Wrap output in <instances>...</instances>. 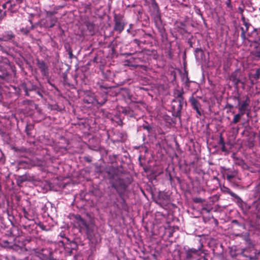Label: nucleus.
I'll list each match as a JSON object with an SVG mask.
<instances>
[{
	"instance_id": "1",
	"label": "nucleus",
	"mask_w": 260,
	"mask_h": 260,
	"mask_svg": "<svg viewBox=\"0 0 260 260\" xmlns=\"http://www.w3.org/2000/svg\"><path fill=\"white\" fill-rule=\"evenodd\" d=\"M184 93L183 89L177 90L174 93L175 99L172 100L171 103L172 115L176 117H178L179 119L181 118V112L184 102Z\"/></svg>"
},
{
	"instance_id": "2",
	"label": "nucleus",
	"mask_w": 260,
	"mask_h": 260,
	"mask_svg": "<svg viewBox=\"0 0 260 260\" xmlns=\"http://www.w3.org/2000/svg\"><path fill=\"white\" fill-rule=\"evenodd\" d=\"M258 254L259 252H257L253 245H251L241 249L240 251L232 256L238 257L239 260L242 257H245V260H251L257 258V255Z\"/></svg>"
},
{
	"instance_id": "3",
	"label": "nucleus",
	"mask_w": 260,
	"mask_h": 260,
	"mask_svg": "<svg viewBox=\"0 0 260 260\" xmlns=\"http://www.w3.org/2000/svg\"><path fill=\"white\" fill-rule=\"evenodd\" d=\"M111 183L112 184V187L116 190L119 197L124 202L123 196L127 187V185L125 183L124 180L118 177L115 180H112Z\"/></svg>"
},
{
	"instance_id": "4",
	"label": "nucleus",
	"mask_w": 260,
	"mask_h": 260,
	"mask_svg": "<svg viewBox=\"0 0 260 260\" xmlns=\"http://www.w3.org/2000/svg\"><path fill=\"white\" fill-rule=\"evenodd\" d=\"M113 20L114 22L113 30L120 34L124 30L125 25L127 24L123 15L120 13H114Z\"/></svg>"
},
{
	"instance_id": "5",
	"label": "nucleus",
	"mask_w": 260,
	"mask_h": 260,
	"mask_svg": "<svg viewBox=\"0 0 260 260\" xmlns=\"http://www.w3.org/2000/svg\"><path fill=\"white\" fill-rule=\"evenodd\" d=\"M243 101H241L240 96H234V99L238 101V109L239 112H241L242 114H245L247 111H251L250 107V100L248 95H245Z\"/></svg>"
},
{
	"instance_id": "6",
	"label": "nucleus",
	"mask_w": 260,
	"mask_h": 260,
	"mask_svg": "<svg viewBox=\"0 0 260 260\" xmlns=\"http://www.w3.org/2000/svg\"><path fill=\"white\" fill-rule=\"evenodd\" d=\"M105 170L108 175L110 182L119 177L120 171L117 167L109 166L105 168Z\"/></svg>"
},
{
	"instance_id": "7",
	"label": "nucleus",
	"mask_w": 260,
	"mask_h": 260,
	"mask_svg": "<svg viewBox=\"0 0 260 260\" xmlns=\"http://www.w3.org/2000/svg\"><path fill=\"white\" fill-rule=\"evenodd\" d=\"M201 248L196 249L194 248L188 249L185 251V257L183 260H193L198 259L200 255Z\"/></svg>"
},
{
	"instance_id": "8",
	"label": "nucleus",
	"mask_w": 260,
	"mask_h": 260,
	"mask_svg": "<svg viewBox=\"0 0 260 260\" xmlns=\"http://www.w3.org/2000/svg\"><path fill=\"white\" fill-rule=\"evenodd\" d=\"M57 22V18L55 16L46 17L41 20L40 24L42 27L49 28L55 26Z\"/></svg>"
},
{
	"instance_id": "9",
	"label": "nucleus",
	"mask_w": 260,
	"mask_h": 260,
	"mask_svg": "<svg viewBox=\"0 0 260 260\" xmlns=\"http://www.w3.org/2000/svg\"><path fill=\"white\" fill-rule=\"evenodd\" d=\"M10 66V61L8 59L3 61H0V71L2 74L0 75V78L2 79H5L10 75L9 73L7 71V67Z\"/></svg>"
},
{
	"instance_id": "10",
	"label": "nucleus",
	"mask_w": 260,
	"mask_h": 260,
	"mask_svg": "<svg viewBox=\"0 0 260 260\" xmlns=\"http://www.w3.org/2000/svg\"><path fill=\"white\" fill-rule=\"evenodd\" d=\"M241 77V72L239 70H236L234 72H233L230 76V79L231 80L234 84L238 86L239 83H242V84H244V81H242L240 78Z\"/></svg>"
},
{
	"instance_id": "11",
	"label": "nucleus",
	"mask_w": 260,
	"mask_h": 260,
	"mask_svg": "<svg viewBox=\"0 0 260 260\" xmlns=\"http://www.w3.org/2000/svg\"><path fill=\"white\" fill-rule=\"evenodd\" d=\"M22 87L23 88L25 92V95L29 96V92L32 91H36L38 89V86L37 85L34 84L31 81H29L28 83H23L22 84Z\"/></svg>"
},
{
	"instance_id": "12",
	"label": "nucleus",
	"mask_w": 260,
	"mask_h": 260,
	"mask_svg": "<svg viewBox=\"0 0 260 260\" xmlns=\"http://www.w3.org/2000/svg\"><path fill=\"white\" fill-rule=\"evenodd\" d=\"M222 172L224 173L226 176V179L229 181H231L238 174V172L235 169L226 168L224 167H221Z\"/></svg>"
},
{
	"instance_id": "13",
	"label": "nucleus",
	"mask_w": 260,
	"mask_h": 260,
	"mask_svg": "<svg viewBox=\"0 0 260 260\" xmlns=\"http://www.w3.org/2000/svg\"><path fill=\"white\" fill-rule=\"evenodd\" d=\"M221 189L222 192L228 193L236 199L237 203L239 206L241 207L242 206L243 202L241 198L237 194L233 192L229 188L223 186Z\"/></svg>"
},
{
	"instance_id": "14",
	"label": "nucleus",
	"mask_w": 260,
	"mask_h": 260,
	"mask_svg": "<svg viewBox=\"0 0 260 260\" xmlns=\"http://www.w3.org/2000/svg\"><path fill=\"white\" fill-rule=\"evenodd\" d=\"M37 65L40 69L42 75L44 76H47L49 75L48 67L44 60L37 59Z\"/></svg>"
},
{
	"instance_id": "15",
	"label": "nucleus",
	"mask_w": 260,
	"mask_h": 260,
	"mask_svg": "<svg viewBox=\"0 0 260 260\" xmlns=\"http://www.w3.org/2000/svg\"><path fill=\"white\" fill-rule=\"evenodd\" d=\"M189 102L190 103L192 108L196 111L197 114L199 116H201L202 113L200 110V108L201 107L200 102L193 95L189 98Z\"/></svg>"
},
{
	"instance_id": "16",
	"label": "nucleus",
	"mask_w": 260,
	"mask_h": 260,
	"mask_svg": "<svg viewBox=\"0 0 260 260\" xmlns=\"http://www.w3.org/2000/svg\"><path fill=\"white\" fill-rule=\"evenodd\" d=\"M254 31L256 34L257 38L260 40V27L254 28ZM252 54L256 57H260V44L255 48Z\"/></svg>"
},
{
	"instance_id": "17",
	"label": "nucleus",
	"mask_w": 260,
	"mask_h": 260,
	"mask_svg": "<svg viewBox=\"0 0 260 260\" xmlns=\"http://www.w3.org/2000/svg\"><path fill=\"white\" fill-rule=\"evenodd\" d=\"M107 100L106 96L104 95V97L102 99L99 97H97L96 98L93 99L91 101H89L88 100L85 99L84 100V101L87 103H96L100 106H102L106 102Z\"/></svg>"
},
{
	"instance_id": "18",
	"label": "nucleus",
	"mask_w": 260,
	"mask_h": 260,
	"mask_svg": "<svg viewBox=\"0 0 260 260\" xmlns=\"http://www.w3.org/2000/svg\"><path fill=\"white\" fill-rule=\"evenodd\" d=\"M15 38V35L11 31H8L3 34L2 37H0L2 41H13Z\"/></svg>"
},
{
	"instance_id": "19",
	"label": "nucleus",
	"mask_w": 260,
	"mask_h": 260,
	"mask_svg": "<svg viewBox=\"0 0 260 260\" xmlns=\"http://www.w3.org/2000/svg\"><path fill=\"white\" fill-rule=\"evenodd\" d=\"M78 247L77 244L75 242H70L69 244L66 245L64 247L66 252L68 253L70 255L73 253V251L76 250Z\"/></svg>"
},
{
	"instance_id": "20",
	"label": "nucleus",
	"mask_w": 260,
	"mask_h": 260,
	"mask_svg": "<svg viewBox=\"0 0 260 260\" xmlns=\"http://www.w3.org/2000/svg\"><path fill=\"white\" fill-rule=\"evenodd\" d=\"M9 7L8 11H10L11 13H14L18 10L19 6L17 5L14 2V0H9Z\"/></svg>"
},
{
	"instance_id": "21",
	"label": "nucleus",
	"mask_w": 260,
	"mask_h": 260,
	"mask_svg": "<svg viewBox=\"0 0 260 260\" xmlns=\"http://www.w3.org/2000/svg\"><path fill=\"white\" fill-rule=\"evenodd\" d=\"M142 51H144V54H145L147 55H153L155 59H156L158 55L157 51L154 49H144Z\"/></svg>"
},
{
	"instance_id": "22",
	"label": "nucleus",
	"mask_w": 260,
	"mask_h": 260,
	"mask_svg": "<svg viewBox=\"0 0 260 260\" xmlns=\"http://www.w3.org/2000/svg\"><path fill=\"white\" fill-rule=\"evenodd\" d=\"M136 53L137 54V57L136 58V60H138L139 61H136L137 62H144L146 61V59L145 58L144 55V51H139L138 53L137 52H136Z\"/></svg>"
},
{
	"instance_id": "23",
	"label": "nucleus",
	"mask_w": 260,
	"mask_h": 260,
	"mask_svg": "<svg viewBox=\"0 0 260 260\" xmlns=\"http://www.w3.org/2000/svg\"><path fill=\"white\" fill-rule=\"evenodd\" d=\"M34 128V125L30 123H27L25 126V132L28 136H31V131Z\"/></svg>"
},
{
	"instance_id": "24",
	"label": "nucleus",
	"mask_w": 260,
	"mask_h": 260,
	"mask_svg": "<svg viewBox=\"0 0 260 260\" xmlns=\"http://www.w3.org/2000/svg\"><path fill=\"white\" fill-rule=\"evenodd\" d=\"M260 76V69H258L256 70L255 72L253 74L250 73L249 74V78H253L255 80H257L259 78Z\"/></svg>"
},
{
	"instance_id": "25",
	"label": "nucleus",
	"mask_w": 260,
	"mask_h": 260,
	"mask_svg": "<svg viewBox=\"0 0 260 260\" xmlns=\"http://www.w3.org/2000/svg\"><path fill=\"white\" fill-rule=\"evenodd\" d=\"M241 20L242 21L243 24L245 27V29L248 30L250 26L251 25L250 23L249 22V20L246 19L243 14H242L241 16Z\"/></svg>"
},
{
	"instance_id": "26",
	"label": "nucleus",
	"mask_w": 260,
	"mask_h": 260,
	"mask_svg": "<svg viewBox=\"0 0 260 260\" xmlns=\"http://www.w3.org/2000/svg\"><path fill=\"white\" fill-rule=\"evenodd\" d=\"M77 224L81 229H88L89 227V225L83 218L80 220Z\"/></svg>"
},
{
	"instance_id": "27",
	"label": "nucleus",
	"mask_w": 260,
	"mask_h": 260,
	"mask_svg": "<svg viewBox=\"0 0 260 260\" xmlns=\"http://www.w3.org/2000/svg\"><path fill=\"white\" fill-rule=\"evenodd\" d=\"M244 115V114H242L241 112H239L238 114L234 116L232 123L233 124L237 123L240 121L241 117Z\"/></svg>"
},
{
	"instance_id": "28",
	"label": "nucleus",
	"mask_w": 260,
	"mask_h": 260,
	"mask_svg": "<svg viewBox=\"0 0 260 260\" xmlns=\"http://www.w3.org/2000/svg\"><path fill=\"white\" fill-rule=\"evenodd\" d=\"M49 107L51 110L57 111H61L62 110V108L57 104L50 105Z\"/></svg>"
},
{
	"instance_id": "29",
	"label": "nucleus",
	"mask_w": 260,
	"mask_h": 260,
	"mask_svg": "<svg viewBox=\"0 0 260 260\" xmlns=\"http://www.w3.org/2000/svg\"><path fill=\"white\" fill-rule=\"evenodd\" d=\"M240 29L241 30V37L243 41H245L246 39V33L248 30L244 29L243 27H241Z\"/></svg>"
},
{
	"instance_id": "30",
	"label": "nucleus",
	"mask_w": 260,
	"mask_h": 260,
	"mask_svg": "<svg viewBox=\"0 0 260 260\" xmlns=\"http://www.w3.org/2000/svg\"><path fill=\"white\" fill-rule=\"evenodd\" d=\"M159 32L160 33V35L161 38L163 39L167 38V34L166 32L165 29L164 28H159Z\"/></svg>"
},
{
	"instance_id": "31",
	"label": "nucleus",
	"mask_w": 260,
	"mask_h": 260,
	"mask_svg": "<svg viewBox=\"0 0 260 260\" xmlns=\"http://www.w3.org/2000/svg\"><path fill=\"white\" fill-rule=\"evenodd\" d=\"M254 205L255 206V209L259 212L260 211V196L258 200L254 202Z\"/></svg>"
},
{
	"instance_id": "32",
	"label": "nucleus",
	"mask_w": 260,
	"mask_h": 260,
	"mask_svg": "<svg viewBox=\"0 0 260 260\" xmlns=\"http://www.w3.org/2000/svg\"><path fill=\"white\" fill-rule=\"evenodd\" d=\"M194 9L195 13L197 14L200 16L201 18H203V14H202V13L199 7L195 6L194 7Z\"/></svg>"
},
{
	"instance_id": "33",
	"label": "nucleus",
	"mask_w": 260,
	"mask_h": 260,
	"mask_svg": "<svg viewBox=\"0 0 260 260\" xmlns=\"http://www.w3.org/2000/svg\"><path fill=\"white\" fill-rule=\"evenodd\" d=\"M72 216L75 219L77 223L82 219V217L79 214H73Z\"/></svg>"
},
{
	"instance_id": "34",
	"label": "nucleus",
	"mask_w": 260,
	"mask_h": 260,
	"mask_svg": "<svg viewBox=\"0 0 260 260\" xmlns=\"http://www.w3.org/2000/svg\"><path fill=\"white\" fill-rule=\"evenodd\" d=\"M192 201L195 203H202L204 202V200L201 198H194L192 199Z\"/></svg>"
},
{
	"instance_id": "35",
	"label": "nucleus",
	"mask_w": 260,
	"mask_h": 260,
	"mask_svg": "<svg viewBox=\"0 0 260 260\" xmlns=\"http://www.w3.org/2000/svg\"><path fill=\"white\" fill-rule=\"evenodd\" d=\"M2 7L4 9H7V11L6 10L5 12H4V14L5 15H6V13L7 11H8V8H9V7H10L9 6V1H8L7 2H6L5 3H4V4H3L2 5Z\"/></svg>"
},
{
	"instance_id": "36",
	"label": "nucleus",
	"mask_w": 260,
	"mask_h": 260,
	"mask_svg": "<svg viewBox=\"0 0 260 260\" xmlns=\"http://www.w3.org/2000/svg\"><path fill=\"white\" fill-rule=\"evenodd\" d=\"M124 113L131 117L133 116V111L129 109H125L124 111Z\"/></svg>"
},
{
	"instance_id": "37",
	"label": "nucleus",
	"mask_w": 260,
	"mask_h": 260,
	"mask_svg": "<svg viewBox=\"0 0 260 260\" xmlns=\"http://www.w3.org/2000/svg\"><path fill=\"white\" fill-rule=\"evenodd\" d=\"M132 42L136 44L139 47L140 45L142 44V41H140L137 39H135Z\"/></svg>"
},
{
	"instance_id": "38",
	"label": "nucleus",
	"mask_w": 260,
	"mask_h": 260,
	"mask_svg": "<svg viewBox=\"0 0 260 260\" xmlns=\"http://www.w3.org/2000/svg\"><path fill=\"white\" fill-rule=\"evenodd\" d=\"M23 214H24V217L26 219H27L29 220H31V219L29 217V215L28 213L26 211V210L24 208L23 209Z\"/></svg>"
},
{
	"instance_id": "39",
	"label": "nucleus",
	"mask_w": 260,
	"mask_h": 260,
	"mask_svg": "<svg viewBox=\"0 0 260 260\" xmlns=\"http://www.w3.org/2000/svg\"><path fill=\"white\" fill-rule=\"evenodd\" d=\"M64 48L66 51L68 52V53L73 51L72 48L71 47L70 45L69 44H65Z\"/></svg>"
},
{
	"instance_id": "40",
	"label": "nucleus",
	"mask_w": 260,
	"mask_h": 260,
	"mask_svg": "<svg viewBox=\"0 0 260 260\" xmlns=\"http://www.w3.org/2000/svg\"><path fill=\"white\" fill-rule=\"evenodd\" d=\"M225 4L229 8H230L231 10L233 9V6L231 4V0H226L225 2Z\"/></svg>"
},
{
	"instance_id": "41",
	"label": "nucleus",
	"mask_w": 260,
	"mask_h": 260,
	"mask_svg": "<svg viewBox=\"0 0 260 260\" xmlns=\"http://www.w3.org/2000/svg\"><path fill=\"white\" fill-rule=\"evenodd\" d=\"M224 144H225V143H224V138L222 137V134H221L220 136V137H219V141L218 142V144L220 145H223Z\"/></svg>"
},
{
	"instance_id": "42",
	"label": "nucleus",
	"mask_w": 260,
	"mask_h": 260,
	"mask_svg": "<svg viewBox=\"0 0 260 260\" xmlns=\"http://www.w3.org/2000/svg\"><path fill=\"white\" fill-rule=\"evenodd\" d=\"M39 226L40 227V228L41 229H42V230L43 231H47L48 230L46 228V226H45V225H44L42 223H39Z\"/></svg>"
},
{
	"instance_id": "43",
	"label": "nucleus",
	"mask_w": 260,
	"mask_h": 260,
	"mask_svg": "<svg viewBox=\"0 0 260 260\" xmlns=\"http://www.w3.org/2000/svg\"><path fill=\"white\" fill-rule=\"evenodd\" d=\"M143 128L144 129H146V130H147L148 132H150L151 130V129H152L151 126H150L149 124L146 125H143Z\"/></svg>"
},
{
	"instance_id": "44",
	"label": "nucleus",
	"mask_w": 260,
	"mask_h": 260,
	"mask_svg": "<svg viewBox=\"0 0 260 260\" xmlns=\"http://www.w3.org/2000/svg\"><path fill=\"white\" fill-rule=\"evenodd\" d=\"M147 37H149L150 38H152V36L150 34L148 33H144L142 35V38H146Z\"/></svg>"
},
{
	"instance_id": "45",
	"label": "nucleus",
	"mask_w": 260,
	"mask_h": 260,
	"mask_svg": "<svg viewBox=\"0 0 260 260\" xmlns=\"http://www.w3.org/2000/svg\"><path fill=\"white\" fill-rule=\"evenodd\" d=\"M54 12L49 11L47 13V17L55 16Z\"/></svg>"
},
{
	"instance_id": "46",
	"label": "nucleus",
	"mask_w": 260,
	"mask_h": 260,
	"mask_svg": "<svg viewBox=\"0 0 260 260\" xmlns=\"http://www.w3.org/2000/svg\"><path fill=\"white\" fill-rule=\"evenodd\" d=\"M29 30L26 28H22L21 29V32L25 35H27L29 32Z\"/></svg>"
},
{
	"instance_id": "47",
	"label": "nucleus",
	"mask_w": 260,
	"mask_h": 260,
	"mask_svg": "<svg viewBox=\"0 0 260 260\" xmlns=\"http://www.w3.org/2000/svg\"><path fill=\"white\" fill-rule=\"evenodd\" d=\"M68 54H69V58L70 59H71L73 58L74 57H75V56L73 55V51L69 52L68 53Z\"/></svg>"
},
{
	"instance_id": "48",
	"label": "nucleus",
	"mask_w": 260,
	"mask_h": 260,
	"mask_svg": "<svg viewBox=\"0 0 260 260\" xmlns=\"http://www.w3.org/2000/svg\"><path fill=\"white\" fill-rule=\"evenodd\" d=\"M221 149L222 151H223V152H227L228 151V150L225 147V144L221 145Z\"/></svg>"
},
{
	"instance_id": "49",
	"label": "nucleus",
	"mask_w": 260,
	"mask_h": 260,
	"mask_svg": "<svg viewBox=\"0 0 260 260\" xmlns=\"http://www.w3.org/2000/svg\"><path fill=\"white\" fill-rule=\"evenodd\" d=\"M35 91H36V93L41 97L43 98V94H42L39 88L38 87V89L36 90Z\"/></svg>"
},
{
	"instance_id": "50",
	"label": "nucleus",
	"mask_w": 260,
	"mask_h": 260,
	"mask_svg": "<svg viewBox=\"0 0 260 260\" xmlns=\"http://www.w3.org/2000/svg\"><path fill=\"white\" fill-rule=\"evenodd\" d=\"M249 80H250V83L251 84V85H254V84H255L257 82V80H255V79H253V78H249Z\"/></svg>"
},
{
	"instance_id": "51",
	"label": "nucleus",
	"mask_w": 260,
	"mask_h": 260,
	"mask_svg": "<svg viewBox=\"0 0 260 260\" xmlns=\"http://www.w3.org/2000/svg\"><path fill=\"white\" fill-rule=\"evenodd\" d=\"M88 28L91 30L92 29H93V26H94V25L93 23H89V24L87 26Z\"/></svg>"
},
{
	"instance_id": "52",
	"label": "nucleus",
	"mask_w": 260,
	"mask_h": 260,
	"mask_svg": "<svg viewBox=\"0 0 260 260\" xmlns=\"http://www.w3.org/2000/svg\"><path fill=\"white\" fill-rule=\"evenodd\" d=\"M84 160L88 162H90L91 161V159L87 156L84 157Z\"/></svg>"
},
{
	"instance_id": "53",
	"label": "nucleus",
	"mask_w": 260,
	"mask_h": 260,
	"mask_svg": "<svg viewBox=\"0 0 260 260\" xmlns=\"http://www.w3.org/2000/svg\"><path fill=\"white\" fill-rule=\"evenodd\" d=\"M95 171L96 172L101 173V168L99 166H96L95 168Z\"/></svg>"
},
{
	"instance_id": "54",
	"label": "nucleus",
	"mask_w": 260,
	"mask_h": 260,
	"mask_svg": "<svg viewBox=\"0 0 260 260\" xmlns=\"http://www.w3.org/2000/svg\"><path fill=\"white\" fill-rule=\"evenodd\" d=\"M14 2L18 6L22 3V0H14Z\"/></svg>"
},
{
	"instance_id": "55",
	"label": "nucleus",
	"mask_w": 260,
	"mask_h": 260,
	"mask_svg": "<svg viewBox=\"0 0 260 260\" xmlns=\"http://www.w3.org/2000/svg\"><path fill=\"white\" fill-rule=\"evenodd\" d=\"M226 108H229L230 109H232L233 108V106L230 104H227L226 105Z\"/></svg>"
},
{
	"instance_id": "56",
	"label": "nucleus",
	"mask_w": 260,
	"mask_h": 260,
	"mask_svg": "<svg viewBox=\"0 0 260 260\" xmlns=\"http://www.w3.org/2000/svg\"><path fill=\"white\" fill-rule=\"evenodd\" d=\"M31 102H32V101H30V100H25V101H23V103L24 104H29V103H31Z\"/></svg>"
},
{
	"instance_id": "57",
	"label": "nucleus",
	"mask_w": 260,
	"mask_h": 260,
	"mask_svg": "<svg viewBox=\"0 0 260 260\" xmlns=\"http://www.w3.org/2000/svg\"><path fill=\"white\" fill-rule=\"evenodd\" d=\"M21 182L25 181L26 180V178L25 176H21Z\"/></svg>"
},
{
	"instance_id": "58",
	"label": "nucleus",
	"mask_w": 260,
	"mask_h": 260,
	"mask_svg": "<svg viewBox=\"0 0 260 260\" xmlns=\"http://www.w3.org/2000/svg\"><path fill=\"white\" fill-rule=\"evenodd\" d=\"M0 50L3 52H5V49L4 47L0 45Z\"/></svg>"
},
{
	"instance_id": "59",
	"label": "nucleus",
	"mask_w": 260,
	"mask_h": 260,
	"mask_svg": "<svg viewBox=\"0 0 260 260\" xmlns=\"http://www.w3.org/2000/svg\"><path fill=\"white\" fill-rule=\"evenodd\" d=\"M51 84V85L52 86H53V87L54 88V89H55L56 91H59V90H58V88H57V87H56V86H55L54 85H53V84Z\"/></svg>"
},
{
	"instance_id": "60",
	"label": "nucleus",
	"mask_w": 260,
	"mask_h": 260,
	"mask_svg": "<svg viewBox=\"0 0 260 260\" xmlns=\"http://www.w3.org/2000/svg\"><path fill=\"white\" fill-rule=\"evenodd\" d=\"M257 186H260V174H259V178H258V179L257 180Z\"/></svg>"
},
{
	"instance_id": "61",
	"label": "nucleus",
	"mask_w": 260,
	"mask_h": 260,
	"mask_svg": "<svg viewBox=\"0 0 260 260\" xmlns=\"http://www.w3.org/2000/svg\"><path fill=\"white\" fill-rule=\"evenodd\" d=\"M250 111H247L245 114H246L247 116L248 117H249V115H250Z\"/></svg>"
},
{
	"instance_id": "62",
	"label": "nucleus",
	"mask_w": 260,
	"mask_h": 260,
	"mask_svg": "<svg viewBox=\"0 0 260 260\" xmlns=\"http://www.w3.org/2000/svg\"><path fill=\"white\" fill-rule=\"evenodd\" d=\"M203 210H205L207 212H210V210L207 209L206 208H203L202 209Z\"/></svg>"
},
{
	"instance_id": "63",
	"label": "nucleus",
	"mask_w": 260,
	"mask_h": 260,
	"mask_svg": "<svg viewBox=\"0 0 260 260\" xmlns=\"http://www.w3.org/2000/svg\"><path fill=\"white\" fill-rule=\"evenodd\" d=\"M180 24L181 26H185L183 22H180Z\"/></svg>"
},
{
	"instance_id": "64",
	"label": "nucleus",
	"mask_w": 260,
	"mask_h": 260,
	"mask_svg": "<svg viewBox=\"0 0 260 260\" xmlns=\"http://www.w3.org/2000/svg\"><path fill=\"white\" fill-rule=\"evenodd\" d=\"M142 44H147V43H146V41H142Z\"/></svg>"
}]
</instances>
